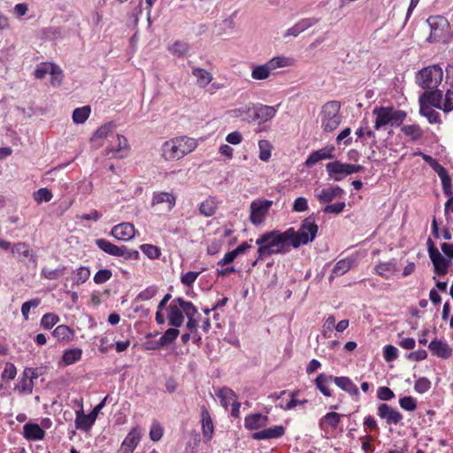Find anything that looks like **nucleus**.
<instances>
[{"label": "nucleus", "mask_w": 453, "mask_h": 453, "mask_svg": "<svg viewBox=\"0 0 453 453\" xmlns=\"http://www.w3.org/2000/svg\"><path fill=\"white\" fill-rule=\"evenodd\" d=\"M198 141L188 135H179L164 142L160 147V157L165 162L184 158L196 150Z\"/></svg>", "instance_id": "nucleus-1"}, {"label": "nucleus", "mask_w": 453, "mask_h": 453, "mask_svg": "<svg viewBox=\"0 0 453 453\" xmlns=\"http://www.w3.org/2000/svg\"><path fill=\"white\" fill-rule=\"evenodd\" d=\"M292 232H280L277 230L264 233L256 240L258 246V259H264L275 254H282L288 251L290 244L289 238Z\"/></svg>", "instance_id": "nucleus-2"}, {"label": "nucleus", "mask_w": 453, "mask_h": 453, "mask_svg": "<svg viewBox=\"0 0 453 453\" xmlns=\"http://www.w3.org/2000/svg\"><path fill=\"white\" fill-rule=\"evenodd\" d=\"M167 319L170 326L180 327L184 323V316H189L197 313L195 305L184 300L182 297L175 298L167 307Z\"/></svg>", "instance_id": "nucleus-3"}, {"label": "nucleus", "mask_w": 453, "mask_h": 453, "mask_svg": "<svg viewBox=\"0 0 453 453\" xmlns=\"http://www.w3.org/2000/svg\"><path fill=\"white\" fill-rule=\"evenodd\" d=\"M319 119L324 132L334 131L342 120L340 102L329 101L323 104L319 113Z\"/></svg>", "instance_id": "nucleus-4"}, {"label": "nucleus", "mask_w": 453, "mask_h": 453, "mask_svg": "<svg viewBox=\"0 0 453 453\" xmlns=\"http://www.w3.org/2000/svg\"><path fill=\"white\" fill-rule=\"evenodd\" d=\"M375 116L374 128L380 130L384 127L400 126L406 118V112L402 110H396L394 107H375L372 110Z\"/></svg>", "instance_id": "nucleus-5"}, {"label": "nucleus", "mask_w": 453, "mask_h": 453, "mask_svg": "<svg viewBox=\"0 0 453 453\" xmlns=\"http://www.w3.org/2000/svg\"><path fill=\"white\" fill-rule=\"evenodd\" d=\"M294 65V59L289 57L277 56L265 64L253 65L250 76L255 81H264L278 68L288 67Z\"/></svg>", "instance_id": "nucleus-6"}, {"label": "nucleus", "mask_w": 453, "mask_h": 453, "mask_svg": "<svg viewBox=\"0 0 453 453\" xmlns=\"http://www.w3.org/2000/svg\"><path fill=\"white\" fill-rule=\"evenodd\" d=\"M287 231L292 232L289 238L290 244L294 248H298L315 239L318 233V226L315 224L314 220L309 217L303 221L298 231H296L293 227L288 228Z\"/></svg>", "instance_id": "nucleus-7"}, {"label": "nucleus", "mask_w": 453, "mask_h": 453, "mask_svg": "<svg viewBox=\"0 0 453 453\" xmlns=\"http://www.w3.org/2000/svg\"><path fill=\"white\" fill-rule=\"evenodd\" d=\"M443 71L437 65L423 68L417 75V83L422 88L433 90L437 88L442 81Z\"/></svg>", "instance_id": "nucleus-8"}, {"label": "nucleus", "mask_w": 453, "mask_h": 453, "mask_svg": "<svg viewBox=\"0 0 453 453\" xmlns=\"http://www.w3.org/2000/svg\"><path fill=\"white\" fill-rule=\"evenodd\" d=\"M430 27L429 42H446L449 28V23L446 18L441 15L430 16L426 20Z\"/></svg>", "instance_id": "nucleus-9"}, {"label": "nucleus", "mask_w": 453, "mask_h": 453, "mask_svg": "<svg viewBox=\"0 0 453 453\" xmlns=\"http://www.w3.org/2000/svg\"><path fill=\"white\" fill-rule=\"evenodd\" d=\"M326 170L330 178L335 181H341L348 175L361 172L363 166L360 165L342 163L336 160L327 163L326 165Z\"/></svg>", "instance_id": "nucleus-10"}, {"label": "nucleus", "mask_w": 453, "mask_h": 453, "mask_svg": "<svg viewBox=\"0 0 453 453\" xmlns=\"http://www.w3.org/2000/svg\"><path fill=\"white\" fill-rule=\"evenodd\" d=\"M273 205V201L267 199H256L250 205L249 219L254 226L262 225Z\"/></svg>", "instance_id": "nucleus-11"}, {"label": "nucleus", "mask_w": 453, "mask_h": 453, "mask_svg": "<svg viewBox=\"0 0 453 453\" xmlns=\"http://www.w3.org/2000/svg\"><path fill=\"white\" fill-rule=\"evenodd\" d=\"M130 150L127 139L121 135H113V138L110 139L106 146V155L111 156L114 158H125L127 157Z\"/></svg>", "instance_id": "nucleus-12"}, {"label": "nucleus", "mask_w": 453, "mask_h": 453, "mask_svg": "<svg viewBox=\"0 0 453 453\" xmlns=\"http://www.w3.org/2000/svg\"><path fill=\"white\" fill-rule=\"evenodd\" d=\"M110 398L109 395H106L101 403H99L93 411L88 414L85 415L81 410L76 411V418H75V425L78 429L81 430H88L94 422L96 421V418L99 413V411L105 406L106 402Z\"/></svg>", "instance_id": "nucleus-13"}, {"label": "nucleus", "mask_w": 453, "mask_h": 453, "mask_svg": "<svg viewBox=\"0 0 453 453\" xmlns=\"http://www.w3.org/2000/svg\"><path fill=\"white\" fill-rule=\"evenodd\" d=\"M39 377L38 370L35 368H26L17 384L14 390L21 395H31L35 385V380Z\"/></svg>", "instance_id": "nucleus-14"}, {"label": "nucleus", "mask_w": 453, "mask_h": 453, "mask_svg": "<svg viewBox=\"0 0 453 453\" xmlns=\"http://www.w3.org/2000/svg\"><path fill=\"white\" fill-rule=\"evenodd\" d=\"M319 22V19L316 17L301 19L285 31L283 37H297L300 34L317 25Z\"/></svg>", "instance_id": "nucleus-15"}, {"label": "nucleus", "mask_w": 453, "mask_h": 453, "mask_svg": "<svg viewBox=\"0 0 453 453\" xmlns=\"http://www.w3.org/2000/svg\"><path fill=\"white\" fill-rule=\"evenodd\" d=\"M115 132V125L111 122L106 123L95 132L91 138V142L96 144V147H101L108 142L110 139L113 138V135H118Z\"/></svg>", "instance_id": "nucleus-16"}, {"label": "nucleus", "mask_w": 453, "mask_h": 453, "mask_svg": "<svg viewBox=\"0 0 453 453\" xmlns=\"http://www.w3.org/2000/svg\"><path fill=\"white\" fill-rule=\"evenodd\" d=\"M278 106H270L265 104H255V110L253 112V122L264 124L273 119L277 112Z\"/></svg>", "instance_id": "nucleus-17"}, {"label": "nucleus", "mask_w": 453, "mask_h": 453, "mask_svg": "<svg viewBox=\"0 0 453 453\" xmlns=\"http://www.w3.org/2000/svg\"><path fill=\"white\" fill-rule=\"evenodd\" d=\"M430 105L444 111V99H442V92L438 89L426 90L419 96V104Z\"/></svg>", "instance_id": "nucleus-18"}, {"label": "nucleus", "mask_w": 453, "mask_h": 453, "mask_svg": "<svg viewBox=\"0 0 453 453\" xmlns=\"http://www.w3.org/2000/svg\"><path fill=\"white\" fill-rule=\"evenodd\" d=\"M344 195V190L339 186H329L316 190V197L321 203H328L337 198H342Z\"/></svg>", "instance_id": "nucleus-19"}, {"label": "nucleus", "mask_w": 453, "mask_h": 453, "mask_svg": "<svg viewBox=\"0 0 453 453\" xmlns=\"http://www.w3.org/2000/svg\"><path fill=\"white\" fill-rule=\"evenodd\" d=\"M111 234L119 241L127 242L134 237L135 228L133 224L125 222L114 226Z\"/></svg>", "instance_id": "nucleus-20"}, {"label": "nucleus", "mask_w": 453, "mask_h": 453, "mask_svg": "<svg viewBox=\"0 0 453 453\" xmlns=\"http://www.w3.org/2000/svg\"><path fill=\"white\" fill-rule=\"evenodd\" d=\"M176 203V197L170 192H155L152 196L151 205H162L166 211H171Z\"/></svg>", "instance_id": "nucleus-21"}, {"label": "nucleus", "mask_w": 453, "mask_h": 453, "mask_svg": "<svg viewBox=\"0 0 453 453\" xmlns=\"http://www.w3.org/2000/svg\"><path fill=\"white\" fill-rule=\"evenodd\" d=\"M378 415L380 418L385 419L388 424L395 425L403 419V415L387 403H381L378 406Z\"/></svg>", "instance_id": "nucleus-22"}, {"label": "nucleus", "mask_w": 453, "mask_h": 453, "mask_svg": "<svg viewBox=\"0 0 453 453\" xmlns=\"http://www.w3.org/2000/svg\"><path fill=\"white\" fill-rule=\"evenodd\" d=\"M141 431L138 427L133 428L124 439L120 450L123 453H133L141 441Z\"/></svg>", "instance_id": "nucleus-23"}, {"label": "nucleus", "mask_w": 453, "mask_h": 453, "mask_svg": "<svg viewBox=\"0 0 453 453\" xmlns=\"http://www.w3.org/2000/svg\"><path fill=\"white\" fill-rule=\"evenodd\" d=\"M22 434L27 441H42L45 437V431L38 424L28 422L24 425Z\"/></svg>", "instance_id": "nucleus-24"}, {"label": "nucleus", "mask_w": 453, "mask_h": 453, "mask_svg": "<svg viewBox=\"0 0 453 453\" xmlns=\"http://www.w3.org/2000/svg\"><path fill=\"white\" fill-rule=\"evenodd\" d=\"M255 110V104L249 103L247 104L241 105L229 111V114L233 118L242 119L249 123L253 122V112Z\"/></svg>", "instance_id": "nucleus-25"}, {"label": "nucleus", "mask_w": 453, "mask_h": 453, "mask_svg": "<svg viewBox=\"0 0 453 453\" xmlns=\"http://www.w3.org/2000/svg\"><path fill=\"white\" fill-rule=\"evenodd\" d=\"M342 415L334 411L327 412L319 420V426L326 432L328 428L335 429L341 423Z\"/></svg>", "instance_id": "nucleus-26"}, {"label": "nucleus", "mask_w": 453, "mask_h": 453, "mask_svg": "<svg viewBox=\"0 0 453 453\" xmlns=\"http://www.w3.org/2000/svg\"><path fill=\"white\" fill-rule=\"evenodd\" d=\"M334 150V147H325L321 150L313 151L312 153L310 154V156L306 159L305 165L311 166L321 160L333 158L334 157V154H333Z\"/></svg>", "instance_id": "nucleus-27"}, {"label": "nucleus", "mask_w": 453, "mask_h": 453, "mask_svg": "<svg viewBox=\"0 0 453 453\" xmlns=\"http://www.w3.org/2000/svg\"><path fill=\"white\" fill-rule=\"evenodd\" d=\"M428 349L434 355L441 358L448 359L452 355V349L449 348V346L446 342L440 340L432 341L428 345Z\"/></svg>", "instance_id": "nucleus-28"}, {"label": "nucleus", "mask_w": 453, "mask_h": 453, "mask_svg": "<svg viewBox=\"0 0 453 453\" xmlns=\"http://www.w3.org/2000/svg\"><path fill=\"white\" fill-rule=\"evenodd\" d=\"M268 423V417L260 413L248 415L244 419V426L249 430H257L265 426Z\"/></svg>", "instance_id": "nucleus-29"}, {"label": "nucleus", "mask_w": 453, "mask_h": 453, "mask_svg": "<svg viewBox=\"0 0 453 453\" xmlns=\"http://www.w3.org/2000/svg\"><path fill=\"white\" fill-rule=\"evenodd\" d=\"M285 433V428L282 426H274L257 433H254L252 438L255 440H267L281 437Z\"/></svg>", "instance_id": "nucleus-30"}, {"label": "nucleus", "mask_w": 453, "mask_h": 453, "mask_svg": "<svg viewBox=\"0 0 453 453\" xmlns=\"http://www.w3.org/2000/svg\"><path fill=\"white\" fill-rule=\"evenodd\" d=\"M234 28V18L233 15L225 18L220 21H217L213 26V34L217 36L230 34Z\"/></svg>", "instance_id": "nucleus-31"}, {"label": "nucleus", "mask_w": 453, "mask_h": 453, "mask_svg": "<svg viewBox=\"0 0 453 453\" xmlns=\"http://www.w3.org/2000/svg\"><path fill=\"white\" fill-rule=\"evenodd\" d=\"M434 267V272L439 275H445L448 273L449 266L450 265L449 259L445 258L441 253L434 252V255L429 257Z\"/></svg>", "instance_id": "nucleus-32"}, {"label": "nucleus", "mask_w": 453, "mask_h": 453, "mask_svg": "<svg viewBox=\"0 0 453 453\" xmlns=\"http://www.w3.org/2000/svg\"><path fill=\"white\" fill-rule=\"evenodd\" d=\"M334 382L337 387H339L341 389L347 392L350 395L356 396L357 398L358 397V388L349 377H334Z\"/></svg>", "instance_id": "nucleus-33"}, {"label": "nucleus", "mask_w": 453, "mask_h": 453, "mask_svg": "<svg viewBox=\"0 0 453 453\" xmlns=\"http://www.w3.org/2000/svg\"><path fill=\"white\" fill-rule=\"evenodd\" d=\"M334 376L320 373L314 380L316 388L325 395L331 396L332 393L329 388L330 383L334 381Z\"/></svg>", "instance_id": "nucleus-34"}, {"label": "nucleus", "mask_w": 453, "mask_h": 453, "mask_svg": "<svg viewBox=\"0 0 453 453\" xmlns=\"http://www.w3.org/2000/svg\"><path fill=\"white\" fill-rule=\"evenodd\" d=\"M355 265V259L351 257L339 260L332 272L331 278L339 277L349 272Z\"/></svg>", "instance_id": "nucleus-35"}, {"label": "nucleus", "mask_w": 453, "mask_h": 453, "mask_svg": "<svg viewBox=\"0 0 453 453\" xmlns=\"http://www.w3.org/2000/svg\"><path fill=\"white\" fill-rule=\"evenodd\" d=\"M54 337L62 342H70L74 337V331L66 325H59L53 331Z\"/></svg>", "instance_id": "nucleus-36"}, {"label": "nucleus", "mask_w": 453, "mask_h": 453, "mask_svg": "<svg viewBox=\"0 0 453 453\" xmlns=\"http://www.w3.org/2000/svg\"><path fill=\"white\" fill-rule=\"evenodd\" d=\"M192 74L196 79V84L203 88L207 87L212 81V75L211 74V73H209L203 68H194L192 71Z\"/></svg>", "instance_id": "nucleus-37"}, {"label": "nucleus", "mask_w": 453, "mask_h": 453, "mask_svg": "<svg viewBox=\"0 0 453 453\" xmlns=\"http://www.w3.org/2000/svg\"><path fill=\"white\" fill-rule=\"evenodd\" d=\"M82 349L79 348L69 349L64 351L62 361L65 365H71L81 359Z\"/></svg>", "instance_id": "nucleus-38"}, {"label": "nucleus", "mask_w": 453, "mask_h": 453, "mask_svg": "<svg viewBox=\"0 0 453 453\" xmlns=\"http://www.w3.org/2000/svg\"><path fill=\"white\" fill-rule=\"evenodd\" d=\"M12 253L19 260H23L31 256V249L26 242H17L12 245Z\"/></svg>", "instance_id": "nucleus-39"}, {"label": "nucleus", "mask_w": 453, "mask_h": 453, "mask_svg": "<svg viewBox=\"0 0 453 453\" xmlns=\"http://www.w3.org/2000/svg\"><path fill=\"white\" fill-rule=\"evenodd\" d=\"M217 210V203L216 201L209 197L203 201L199 204V212L200 214L203 215L204 217H211L215 214Z\"/></svg>", "instance_id": "nucleus-40"}, {"label": "nucleus", "mask_w": 453, "mask_h": 453, "mask_svg": "<svg viewBox=\"0 0 453 453\" xmlns=\"http://www.w3.org/2000/svg\"><path fill=\"white\" fill-rule=\"evenodd\" d=\"M180 334L178 327L168 328L159 338L157 345L160 347L167 346L173 343Z\"/></svg>", "instance_id": "nucleus-41"}, {"label": "nucleus", "mask_w": 453, "mask_h": 453, "mask_svg": "<svg viewBox=\"0 0 453 453\" xmlns=\"http://www.w3.org/2000/svg\"><path fill=\"white\" fill-rule=\"evenodd\" d=\"M217 395L220 399V403L225 409H227L231 402L234 403L236 401V395L234 392L227 388L219 389Z\"/></svg>", "instance_id": "nucleus-42"}, {"label": "nucleus", "mask_w": 453, "mask_h": 453, "mask_svg": "<svg viewBox=\"0 0 453 453\" xmlns=\"http://www.w3.org/2000/svg\"><path fill=\"white\" fill-rule=\"evenodd\" d=\"M91 112L90 106H82L76 108L73 111V120L76 124H83L89 117Z\"/></svg>", "instance_id": "nucleus-43"}, {"label": "nucleus", "mask_w": 453, "mask_h": 453, "mask_svg": "<svg viewBox=\"0 0 453 453\" xmlns=\"http://www.w3.org/2000/svg\"><path fill=\"white\" fill-rule=\"evenodd\" d=\"M259 155L258 157L263 162L269 161L272 156L273 145L267 140H260L258 142Z\"/></svg>", "instance_id": "nucleus-44"}, {"label": "nucleus", "mask_w": 453, "mask_h": 453, "mask_svg": "<svg viewBox=\"0 0 453 453\" xmlns=\"http://www.w3.org/2000/svg\"><path fill=\"white\" fill-rule=\"evenodd\" d=\"M202 426L203 434L211 437L213 433V424L210 413L205 408L202 410Z\"/></svg>", "instance_id": "nucleus-45"}, {"label": "nucleus", "mask_w": 453, "mask_h": 453, "mask_svg": "<svg viewBox=\"0 0 453 453\" xmlns=\"http://www.w3.org/2000/svg\"><path fill=\"white\" fill-rule=\"evenodd\" d=\"M401 131L412 141L419 139L423 134L421 128L416 124L403 126Z\"/></svg>", "instance_id": "nucleus-46"}, {"label": "nucleus", "mask_w": 453, "mask_h": 453, "mask_svg": "<svg viewBox=\"0 0 453 453\" xmlns=\"http://www.w3.org/2000/svg\"><path fill=\"white\" fill-rule=\"evenodd\" d=\"M188 49V44L182 41H177L168 47L170 53L179 58L186 55Z\"/></svg>", "instance_id": "nucleus-47"}, {"label": "nucleus", "mask_w": 453, "mask_h": 453, "mask_svg": "<svg viewBox=\"0 0 453 453\" xmlns=\"http://www.w3.org/2000/svg\"><path fill=\"white\" fill-rule=\"evenodd\" d=\"M420 105L419 111L421 115L427 118L430 123H439L440 122V115L437 111H435L433 107H430L428 104H425L422 103Z\"/></svg>", "instance_id": "nucleus-48"}, {"label": "nucleus", "mask_w": 453, "mask_h": 453, "mask_svg": "<svg viewBox=\"0 0 453 453\" xmlns=\"http://www.w3.org/2000/svg\"><path fill=\"white\" fill-rule=\"evenodd\" d=\"M90 276V270L86 266H81L73 273V280L76 285L86 282Z\"/></svg>", "instance_id": "nucleus-49"}, {"label": "nucleus", "mask_w": 453, "mask_h": 453, "mask_svg": "<svg viewBox=\"0 0 453 453\" xmlns=\"http://www.w3.org/2000/svg\"><path fill=\"white\" fill-rule=\"evenodd\" d=\"M113 256L125 259H138L139 252L137 250H128L126 246H116Z\"/></svg>", "instance_id": "nucleus-50"}, {"label": "nucleus", "mask_w": 453, "mask_h": 453, "mask_svg": "<svg viewBox=\"0 0 453 453\" xmlns=\"http://www.w3.org/2000/svg\"><path fill=\"white\" fill-rule=\"evenodd\" d=\"M65 271V266H62V267H59L57 269H50V268L44 267L42 269L41 275H42V277H43L47 280H58L61 276L64 275Z\"/></svg>", "instance_id": "nucleus-51"}, {"label": "nucleus", "mask_w": 453, "mask_h": 453, "mask_svg": "<svg viewBox=\"0 0 453 453\" xmlns=\"http://www.w3.org/2000/svg\"><path fill=\"white\" fill-rule=\"evenodd\" d=\"M375 272L384 278H389L395 272V265L390 262L380 263L376 265Z\"/></svg>", "instance_id": "nucleus-52"}, {"label": "nucleus", "mask_w": 453, "mask_h": 453, "mask_svg": "<svg viewBox=\"0 0 453 453\" xmlns=\"http://www.w3.org/2000/svg\"><path fill=\"white\" fill-rule=\"evenodd\" d=\"M59 321V317L55 313H46L41 319V326L44 329H51Z\"/></svg>", "instance_id": "nucleus-53"}, {"label": "nucleus", "mask_w": 453, "mask_h": 453, "mask_svg": "<svg viewBox=\"0 0 453 453\" xmlns=\"http://www.w3.org/2000/svg\"><path fill=\"white\" fill-rule=\"evenodd\" d=\"M52 193L50 189L46 188H39L36 192L34 193V199L41 203L42 202H49L52 199Z\"/></svg>", "instance_id": "nucleus-54"}, {"label": "nucleus", "mask_w": 453, "mask_h": 453, "mask_svg": "<svg viewBox=\"0 0 453 453\" xmlns=\"http://www.w3.org/2000/svg\"><path fill=\"white\" fill-rule=\"evenodd\" d=\"M140 249L150 259L158 258L161 254L160 250L152 244H142Z\"/></svg>", "instance_id": "nucleus-55"}, {"label": "nucleus", "mask_w": 453, "mask_h": 453, "mask_svg": "<svg viewBox=\"0 0 453 453\" xmlns=\"http://www.w3.org/2000/svg\"><path fill=\"white\" fill-rule=\"evenodd\" d=\"M96 244L104 252L111 256H113L115 248L117 246L105 239H97L96 241Z\"/></svg>", "instance_id": "nucleus-56"}, {"label": "nucleus", "mask_w": 453, "mask_h": 453, "mask_svg": "<svg viewBox=\"0 0 453 453\" xmlns=\"http://www.w3.org/2000/svg\"><path fill=\"white\" fill-rule=\"evenodd\" d=\"M430 388L431 381L425 377L418 379L414 385V389L416 390V392L419 394H424L427 392L430 389Z\"/></svg>", "instance_id": "nucleus-57"}, {"label": "nucleus", "mask_w": 453, "mask_h": 453, "mask_svg": "<svg viewBox=\"0 0 453 453\" xmlns=\"http://www.w3.org/2000/svg\"><path fill=\"white\" fill-rule=\"evenodd\" d=\"M50 74L51 85L54 87H58L63 80L62 70L58 65H54Z\"/></svg>", "instance_id": "nucleus-58"}, {"label": "nucleus", "mask_w": 453, "mask_h": 453, "mask_svg": "<svg viewBox=\"0 0 453 453\" xmlns=\"http://www.w3.org/2000/svg\"><path fill=\"white\" fill-rule=\"evenodd\" d=\"M41 301L38 298L31 299L25 302L21 306V313L25 320L28 319L29 312L31 308H36L40 304Z\"/></svg>", "instance_id": "nucleus-59"}, {"label": "nucleus", "mask_w": 453, "mask_h": 453, "mask_svg": "<svg viewBox=\"0 0 453 453\" xmlns=\"http://www.w3.org/2000/svg\"><path fill=\"white\" fill-rule=\"evenodd\" d=\"M54 64L42 63L35 71V76L36 79H43L46 74L50 73Z\"/></svg>", "instance_id": "nucleus-60"}, {"label": "nucleus", "mask_w": 453, "mask_h": 453, "mask_svg": "<svg viewBox=\"0 0 453 453\" xmlns=\"http://www.w3.org/2000/svg\"><path fill=\"white\" fill-rule=\"evenodd\" d=\"M112 276V273L109 269H101L94 276V281L96 284H103L108 281Z\"/></svg>", "instance_id": "nucleus-61"}, {"label": "nucleus", "mask_w": 453, "mask_h": 453, "mask_svg": "<svg viewBox=\"0 0 453 453\" xmlns=\"http://www.w3.org/2000/svg\"><path fill=\"white\" fill-rule=\"evenodd\" d=\"M399 404L403 410L412 411L417 408L416 400L411 396H403L400 398Z\"/></svg>", "instance_id": "nucleus-62"}, {"label": "nucleus", "mask_w": 453, "mask_h": 453, "mask_svg": "<svg viewBox=\"0 0 453 453\" xmlns=\"http://www.w3.org/2000/svg\"><path fill=\"white\" fill-rule=\"evenodd\" d=\"M309 208L308 200L305 197H297L293 203L292 211L295 212H303Z\"/></svg>", "instance_id": "nucleus-63"}, {"label": "nucleus", "mask_w": 453, "mask_h": 453, "mask_svg": "<svg viewBox=\"0 0 453 453\" xmlns=\"http://www.w3.org/2000/svg\"><path fill=\"white\" fill-rule=\"evenodd\" d=\"M163 436V427L159 423L154 422L150 430V438L153 441H159Z\"/></svg>", "instance_id": "nucleus-64"}]
</instances>
